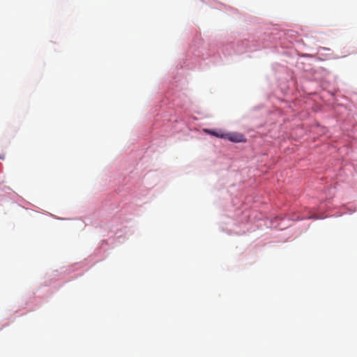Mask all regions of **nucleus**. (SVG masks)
Returning a JSON list of instances; mask_svg holds the SVG:
<instances>
[{
    "label": "nucleus",
    "instance_id": "f257e3e1",
    "mask_svg": "<svg viewBox=\"0 0 357 357\" xmlns=\"http://www.w3.org/2000/svg\"><path fill=\"white\" fill-rule=\"evenodd\" d=\"M225 139H227L232 142H245V139L243 135L235 132L225 133Z\"/></svg>",
    "mask_w": 357,
    "mask_h": 357
},
{
    "label": "nucleus",
    "instance_id": "f03ea898",
    "mask_svg": "<svg viewBox=\"0 0 357 357\" xmlns=\"http://www.w3.org/2000/svg\"><path fill=\"white\" fill-rule=\"evenodd\" d=\"M204 132L208 135L225 139V133H223L221 131H216L210 129H204Z\"/></svg>",
    "mask_w": 357,
    "mask_h": 357
}]
</instances>
